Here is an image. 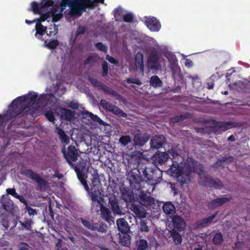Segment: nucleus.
Wrapping results in <instances>:
<instances>
[{"label":"nucleus","mask_w":250,"mask_h":250,"mask_svg":"<svg viewBox=\"0 0 250 250\" xmlns=\"http://www.w3.org/2000/svg\"><path fill=\"white\" fill-rule=\"evenodd\" d=\"M27 108L25 110L18 108L17 106H9L6 112L3 114L0 115V124L2 125H5L6 123L13 118H15L19 115L21 117L27 115L33 116L37 112L38 108L34 106L27 105Z\"/></svg>","instance_id":"f257e3e1"},{"label":"nucleus","mask_w":250,"mask_h":250,"mask_svg":"<svg viewBox=\"0 0 250 250\" xmlns=\"http://www.w3.org/2000/svg\"><path fill=\"white\" fill-rule=\"evenodd\" d=\"M192 172L199 175L201 183L205 187L218 189H221L223 187V184L220 180H215L210 175L204 173L203 165L195 160L193 162Z\"/></svg>","instance_id":"f03ea898"},{"label":"nucleus","mask_w":250,"mask_h":250,"mask_svg":"<svg viewBox=\"0 0 250 250\" xmlns=\"http://www.w3.org/2000/svg\"><path fill=\"white\" fill-rule=\"evenodd\" d=\"M137 171L139 174H142L146 181L151 184H154L159 178L162 176V171L158 168L147 166L144 164L139 166Z\"/></svg>","instance_id":"7ed1b4c3"},{"label":"nucleus","mask_w":250,"mask_h":250,"mask_svg":"<svg viewBox=\"0 0 250 250\" xmlns=\"http://www.w3.org/2000/svg\"><path fill=\"white\" fill-rule=\"evenodd\" d=\"M239 125V123L236 122H221L216 120L212 121V125L206 127L204 130L205 132L210 134L212 132L216 133L222 131H225L229 129L236 127Z\"/></svg>","instance_id":"20e7f679"},{"label":"nucleus","mask_w":250,"mask_h":250,"mask_svg":"<svg viewBox=\"0 0 250 250\" xmlns=\"http://www.w3.org/2000/svg\"><path fill=\"white\" fill-rule=\"evenodd\" d=\"M38 95L35 93L31 96L25 95L19 96L15 99L9 106H17L16 109L20 108L22 109L21 111L25 110L27 105L34 106L37 102Z\"/></svg>","instance_id":"39448f33"},{"label":"nucleus","mask_w":250,"mask_h":250,"mask_svg":"<svg viewBox=\"0 0 250 250\" xmlns=\"http://www.w3.org/2000/svg\"><path fill=\"white\" fill-rule=\"evenodd\" d=\"M21 174L36 182L41 190H45L47 188V181L41 178L39 173L34 172L31 169H25L22 171Z\"/></svg>","instance_id":"423d86ee"},{"label":"nucleus","mask_w":250,"mask_h":250,"mask_svg":"<svg viewBox=\"0 0 250 250\" xmlns=\"http://www.w3.org/2000/svg\"><path fill=\"white\" fill-rule=\"evenodd\" d=\"M80 6L75 9H72L73 15L72 16L80 17L83 12H85L87 9H93L97 5L98 2L103 3L104 0H83Z\"/></svg>","instance_id":"0eeeda50"},{"label":"nucleus","mask_w":250,"mask_h":250,"mask_svg":"<svg viewBox=\"0 0 250 250\" xmlns=\"http://www.w3.org/2000/svg\"><path fill=\"white\" fill-rule=\"evenodd\" d=\"M88 80L93 86L97 87L99 90L103 91L105 94L112 96L117 99H119L120 97V95L117 92L99 81L97 79L89 77Z\"/></svg>","instance_id":"6e6552de"},{"label":"nucleus","mask_w":250,"mask_h":250,"mask_svg":"<svg viewBox=\"0 0 250 250\" xmlns=\"http://www.w3.org/2000/svg\"><path fill=\"white\" fill-rule=\"evenodd\" d=\"M62 152L64 158L70 166H73V162H75L79 156V150L73 145H70L67 147V150L62 149Z\"/></svg>","instance_id":"1a4fd4ad"},{"label":"nucleus","mask_w":250,"mask_h":250,"mask_svg":"<svg viewBox=\"0 0 250 250\" xmlns=\"http://www.w3.org/2000/svg\"><path fill=\"white\" fill-rule=\"evenodd\" d=\"M194 159L191 157H188L184 163L183 167H182L183 174H184V180H183L185 183L188 184L191 181V173L192 172V167Z\"/></svg>","instance_id":"9d476101"},{"label":"nucleus","mask_w":250,"mask_h":250,"mask_svg":"<svg viewBox=\"0 0 250 250\" xmlns=\"http://www.w3.org/2000/svg\"><path fill=\"white\" fill-rule=\"evenodd\" d=\"M137 171L130 170L128 173L127 180L130 186L135 190H141V183L143 181L142 177Z\"/></svg>","instance_id":"9b49d317"},{"label":"nucleus","mask_w":250,"mask_h":250,"mask_svg":"<svg viewBox=\"0 0 250 250\" xmlns=\"http://www.w3.org/2000/svg\"><path fill=\"white\" fill-rule=\"evenodd\" d=\"M169 171L171 176L176 177L181 185L186 184L183 181V180H184V176L183 174L182 167L180 166L178 162L173 161L172 164L169 169Z\"/></svg>","instance_id":"f8f14e48"},{"label":"nucleus","mask_w":250,"mask_h":250,"mask_svg":"<svg viewBox=\"0 0 250 250\" xmlns=\"http://www.w3.org/2000/svg\"><path fill=\"white\" fill-rule=\"evenodd\" d=\"M136 198L138 203L146 207H151L154 204L155 200L150 196V193H146L144 191H141Z\"/></svg>","instance_id":"ddd939ff"},{"label":"nucleus","mask_w":250,"mask_h":250,"mask_svg":"<svg viewBox=\"0 0 250 250\" xmlns=\"http://www.w3.org/2000/svg\"><path fill=\"white\" fill-rule=\"evenodd\" d=\"M186 226L185 221L180 216L178 215L173 216L171 221V230L181 232L184 230Z\"/></svg>","instance_id":"4468645a"},{"label":"nucleus","mask_w":250,"mask_h":250,"mask_svg":"<svg viewBox=\"0 0 250 250\" xmlns=\"http://www.w3.org/2000/svg\"><path fill=\"white\" fill-rule=\"evenodd\" d=\"M56 112L61 120L70 122L74 119L75 112L64 107H58Z\"/></svg>","instance_id":"2eb2a0df"},{"label":"nucleus","mask_w":250,"mask_h":250,"mask_svg":"<svg viewBox=\"0 0 250 250\" xmlns=\"http://www.w3.org/2000/svg\"><path fill=\"white\" fill-rule=\"evenodd\" d=\"M137 201L132 203L129 206V209L134 214V216L139 219L145 218L146 217V211L142 207L141 205L137 204Z\"/></svg>","instance_id":"dca6fc26"},{"label":"nucleus","mask_w":250,"mask_h":250,"mask_svg":"<svg viewBox=\"0 0 250 250\" xmlns=\"http://www.w3.org/2000/svg\"><path fill=\"white\" fill-rule=\"evenodd\" d=\"M159 57L157 53H151L147 60V66L151 69L159 70L161 65L159 63Z\"/></svg>","instance_id":"f3484780"},{"label":"nucleus","mask_w":250,"mask_h":250,"mask_svg":"<svg viewBox=\"0 0 250 250\" xmlns=\"http://www.w3.org/2000/svg\"><path fill=\"white\" fill-rule=\"evenodd\" d=\"M109 207L115 214H122V210L119 206L118 200L115 195L109 198Z\"/></svg>","instance_id":"a211bd4d"},{"label":"nucleus","mask_w":250,"mask_h":250,"mask_svg":"<svg viewBox=\"0 0 250 250\" xmlns=\"http://www.w3.org/2000/svg\"><path fill=\"white\" fill-rule=\"evenodd\" d=\"M145 23L147 27L151 31L157 32L161 28V26L160 22L154 17L147 18L146 20Z\"/></svg>","instance_id":"6ab92c4d"},{"label":"nucleus","mask_w":250,"mask_h":250,"mask_svg":"<svg viewBox=\"0 0 250 250\" xmlns=\"http://www.w3.org/2000/svg\"><path fill=\"white\" fill-rule=\"evenodd\" d=\"M230 200V198L227 197L217 198L210 201L208 203V207L210 209H214L222 206Z\"/></svg>","instance_id":"aec40b11"},{"label":"nucleus","mask_w":250,"mask_h":250,"mask_svg":"<svg viewBox=\"0 0 250 250\" xmlns=\"http://www.w3.org/2000/svg\"><path fill=\"white\" fill-rule=\"evenodd\" d=\"M116 225L120 232L122 233H128L130 231V227L125 219L121 218L117 220Z\"/></svg>","instance_id":"412c9836"},{"label":"nucleus","mask_w":250,"mask_h":250,"mask_svg":"<svg viewBox=\"0 0 250 250\" xmlns=\"http://www.w3.org/2000/svg\"><path fill=\"white\" fill-rule=\"evenodd\" d=\"M135 62L136 69L143 75L144 71V55L141 52H137L135 57Z\"/></svg>","instance_id":"4be33fe9"},{"label":"nucleus","mask_w":250,"mask_h":250,"mask_svg":"<svg viewBox=\"0 0 250 250\" xmlns=\"http://www.w3.org/2000/svg\"><path fill=\"white\" fill-rule=\"evenodd\" d=\"M169 158L168 154L166 152H159L154 154L153 161L155 163L160 165L164 164Z\"/></svg>","instance_id":"5701e85b"},{"label":"nucleus","mask_w":250,"mask_h":250,"mask_svg":"<svg viewBox=\"0 0 250 250\" xmlns=\"http://www.w3.org/2000/svg\"><path fill=\"white\" fill-rule=\"evenodd\" d=\"M148 135H142L140 134L134 136L133 141L135 146H144L149 139Z\"/></svg>","instance_id":"b1692460"},{"label":"nucleus","mask_w":250,"mask_h":250,"mask_svg":"<svg viewBox=\"0 0 250 250\" xmlns=\"http://www.w3.org/2000/svg\"><path fill=\"white\" fill-rule=\"evenodd\" d=\"M165 138H162V137L155 136L150 140V146L152 148L158 149L162 147L164 144Z\"/></svg>","instance_id":"393cba45"},{"label":"nucleus","mask_w":250,"mask_h":250,"mask_svg":"<svg viewBox=\"0 0 250 250\" xmlns=\"http://www.w3.org/2000/svg\"><path fill=\"white\" fill-rule=\"evenodd\" d=\"M122 198L127 203L128 207L132 203L136 201L135 199L134 194L132 191L125 190V192L122 193Z\"/></svg>","instance_id":"a878e982"},{"label":"nucleus","mask_w":250,"mask_h":250,"mask_svg":"<svg viewBox=\"0 0 250 250\" xmlns=\"http://www.w3.org/2000/svg\"><path fill=\"white\" fill-rule=\"evenodd\" d=\"M84 118L91 120L94 122L99 123L101 125L104 124V121L101 119L97 115H94L91 112L88 111H84L82 113Z\"/></svg>","instance_id":"bb28decb"},{"label":"nucleus","mask_w":250,"mask_h":250,"mask_svg":"<svg viewBox=\"0 0 250 250\" xmlns=\"http://www.w3.org/2000/svg\"><path fill=\"white\" fill-rule=\"evenodd\" d=\"M163 210L167 215H173L176 212L174 205L171 202H166L163 206Z\"/></svg>","instance_id":"cd10ccee"},{"label":"nucleus","mask_w":250,"mask_h":250,"mask_svg":"<svg viewBox=\"0 0 250 250\" xmlns=\"http://www.w3.org/2000/svg\"><path fill=\"white\" fill-rule=\"evenodd\" d=\"M36 31L35 36L37 38L41 40L42 36L46 32L47 27L43 26L41 23H36L35 25Z\"/></svg>","instance_id":"c85d7f7f"},{"label":"nucleus","mask_w":250,"mask_h":250,"mask_svg":"<svg viewBox=\"0 0 250 250\" xmlns=\"http://www.w3.org/2000/svg\"><path fill=\"white\" fill-rule=\"evenodd\" d=\"M131 237L128 233H122L119 235V243L122 246L128 247L130 244Z\"/></svg>","instance_id":"c756f323"},{"label":"nucleus","mask_w":250,"mask_h":250,"mask_svg":"<svg viewBox=\"0 0 250 250\" xmlns=\"http://www.w3.org/2000/svg\"><path fill=\"white\" fill-rule=\"evenodd\" d=\"M170 236L172 238L173 243L176 245H180L182 242V235L179 233L180 231L170 230L169 231Z\"/></svg>","instance_id":"7c9ffc66"},{"label":"nucleus","mask_w":250,"mask_h":250,"mask_svg":"<svg viewBox=\"0 0 250 250\" xmlns=\"http://www.w3.org/2000/svg\"><path fill=\"white\" fill-rule=\"evenodd\" d=\"M190 114L188 112H186L184 114L175 116L170 118V121L173 123H178L184 120L190 118Z\"/></svg>","instance_id":"2f4dec72"},{"label":"nucleus","mask_w":250,"mask_h":250,"mask_svg":"<svg viewBox=\"0 0 250 250\" xmlns=\"http://www.w3.org/2000/svg\"><path fill=\"white\" fill-rule=\"evenodd\" d=\"M101 211V216L104 219L108 222H110L112 221L111 213L108 208L102 206Z\"/></svg>","instance_id":"473e14b6"},{"label":"nucleus","mask_w":250,"mask_h":250,"mask_svg":"<svg viewBox=\"0 0 250 250\" xmlns=\"http://www.w3.org/2000/svg\"><path fill=\"white\" fill-rule=\"evenodd\" d=\"M149 84L151 86L154 88H158L162 86L163 82L157 75H154L151 77L149 81Z\"/></svg>","instance_id":"72a5a7b5"},{"label":"nucleus","mask_w":250,"mask_h":250,"mask_svg":"<svg viewBox=\"0 0 250 250\" xmlns=\"http://www.w3.org/2000/svg\"><path fill=\"white\" fill-rule=\"evenodd\" d=\"M148 248V244L146 240L140 238L136 241L135 250H146Z\"/></svg>","instance_id":"f704fd0d"},{"label":"nucleus","mask_w":250,"mask_h":250,"mask_svg":"<svg viewBox=\"0 0 250 250\" xmlns=\"http://www.w3.org/2000/svg\"><path fill=\"white\" fill-rule=\"evenodd\" d=\"M3 208L7 212L12 213L14 210V204L12 200H6L2 202Z\"/></svg>","instance_id":"c9c22d12"},{"label":"nucleus","mask_w":250,"mask_h":250,"mask_svg":"<svg viewBox=\"0 0 250 250\" xmlns=\"http://www.w3.org/2000/svg\"><path fill=\"white\" fill-rule=\"evenodd\" d=\"M56 131L59 135L62 142L66 143L69 142V138L62 129L57 127H56Z\"/></svg>","instance_id":"e433bc0d"},{"label":"nucleus","mask_w":250,"mask_h":250,"mask_svg":"<svg viewBox=\"0 0 250 250\" xmlns=\"http://www.w3.org/2000/svg\"><path fill=\"white\" fill-rule=\"evenodd\" d=\"M224 241L223 235L221 232L216 233L212 238V242L215 245H219Z\"/></svg>","instance_id":"4c0bfd02"},{"label":"nucleus","mask_w":250,"mask_h":250,"mask_svg":"<svg viewBox=\"0 0 250 250\" xmlns=\"http://www.w3.org/2000/svg\"><path fill=\"white\" fill-rule=\"evenodd\" d=\"M99 59V56L96 54L89 55L83 62L84 65L90 64L96 62Z\"/></svg>","instance_id":"58836bf2"},{"label":"nucleus","mask_w":250,"mask_h":250,"mask_svg":"<svg viewBox=\"0 0 250 250\" xmlns=\"http://www.w3.org/2000/svg\"><path fill=\"white\" fill-rule=\"evenodd\" d=\"M110 112L115 114L119 117H122L125 118L127 117V114L122 109L119 108L118 106L114 105Z\"/></svg>","instance_id":"ea45409f"},{"label":"nucleus","mask_w":250,"mask_h":250,"mask_svg":"<svg viewBox=\"0 0 250 250\" xmlns=\"http://www.w3.org/2000/svg\"><path fill=\"white\" fill-rule=\"evenodd\" d=\"M218 212H216L215 214H212L208 217L203 219L201 221V225L203 226H206L208 225L212 222L213 219L216 217Z\"/></svg>","instance_id":"a19ab883"},{"label":"nucleus","mask_w":250,"mask_h":250,"mask_svg":"<svg viewBox=\"0 0 250 250\" xmlns=\"http://www.w3.org/2000/svg\"><path fill=\"white\" fill-rule=\"evenodd\" d=\"M101 106L105 110L110 112L114 106L111 103L106 101L105 100L102 99L100 102Z\"/></svg>","instance_id":"79ce46f5"},{"label":"nucleus","mask_w":250,"mask_h":250,"mask_svg":"<svg viewBox=\"0 0 250 250\" xmlns=\"http://www.w3.org/2000/svg\"><path fill=\"white\" fill-rule=\"evenodd\" d=\"M31 8L29 9V11H31L35 14H41L40 10L42 8H40V4H39L36 1H33L31 3Z\"/></svg>","instance_id":"37998d69"},{"label":"nucleus","mask_w":250,"mask_h":250,"mask_svg":"<svg viewBox=\"0 0 250 250\" xmlns=\"http://www.w3.org/2000/svg\"><path fill=\"white\" fill-rule=\"evenodd\" d=\"M19 223L21 226L22 229H25L27 230H31L32 228V224H33V221L31 219H28L24 222H23L21 221H20Z\"/></svg>","instance_id":"c03bdc74"},{"label":"nucleus","mask_w":250,"mask_h":250,"mask_svg":"<svg viewBox=\"0 0 250 250\" xmlns=\"http://www.w3.org/2000/svg\"><path fill=\"white\" fill-rule=\"evenodd\" d=\"M132 140L131 137L128 135L122 136L119 140V143L124 146H127L129 143H131Z\"/></svg>","instance_id":"a18cd8bd"},{"label":"nucleus","mask_w":250,"mask_h":250,"mask_svg":"<svg viewBox=\"0 0 250 250\" xmlns=\"http://www.w3.org/2000/svg\"><path fill=\"white\" fill-rule=\"evenodd\" d=\"M40 15H41L40 18L35 19V20L37 21V22H38V23L40 22V23H42V22L44 21H46L49 18H50L51 17V12L49 11V12H46L44 14H42L41 13V14H40Z\"/></svg>","instance_id":"49530a36"},{"label":"nucleus","mask_w":250,"mask_h":250,"mask_svg":"<svg viewBox=\"0 0 250 250\" xmlns=\"http://www.w3.org/2000/svg\"><path fill=\"white\" fill-rule=\"evenodd\" d=\"M114 16L116 21H122L123 16H122V10L120 8H116L114 11Z\"/></svg>","instance_id":"de8ad7c7"},{"label":"nucleus","mask_w":250,"mask_h":250,"mask_svg":"<svg viewBox=\"0 0 250 250\" xmlns=\"http://www.w3.org/2000/svg\"><path fill=\"white\" fill-rule=\"evenodd\" d=\"M21 121L19 119H15L13 120L7 126L8 130H11L12 127H18L21 125Z\"/></svg>","instance_id":"09e8293b"},{"label":"nucleus","mask_w":250,"mask_h":250,"mask_svg":"<svg viewBox=\"0 0 250 250\" xmlns=\"http://www.w3.org/2000/svg\"><path fill=\"white\" fill-rule=\"evenodd\" d=\"M59 44V42L57 40H52L50 41L44 45L47 48L49 49H55Z\"/></svg>","instance_id":"8fccbe9b"},{"label":"nucleus","mask_w":250,"mask_h":250,"mask_svg":"<svg viewBox=\"0 0 250 250\" xmlns=\"http://www.w3.org/2000/svg\"><path fill=\"white\" fill-rule=\"evenodd\" d=\"M49 32L46 31V34L47 36L49 37L55 36L58 33V27L55 24H54L53 25H51V26L49 28Z\"/></svg>","instance_id":"3c124183"},{"label":"nucleus","mask_w":250,"mask_h":250,"mask_svg":"<svg viewBox=\"0 0 250 250\" xmlns=\"http://www.w3.org/2000/svg\"><path fill=\"white\" fill-rule=\"evenodd\" d=\"M107 227L104 224H94V229L93 230H97L99 232H105L106 231Z\"/></svg>","instance_id":"603ef678"},{"label":"nucleus","mask_w":250,"mask_h":250,"mask_svg":"<svg viewBox=\"0 0 250 250\" xmlns=\"http://www.w3.org/2000/svg\"><path fill=\"white\" fill-rule=\"evenodd\" d=\"M72 166L73 167L75 172H77L78 170L83 171L85 169V163L83 162V160H82V162H79L76 166L74 165Z\"/></svg>","instance_id":"864d4df0"},{"label":"nucleus","mask_w":250,"mask_h":250,"mask_svg":"<svg viewBox=\"0 0 250 250\" xmlns=\"http://www.w3.org/2000/svg\"><path fill=\"white\" fill-rule=\"evenodd\" d=\"M72 166L73 167L75 172H77L78 170L83 171L85 169V163L83 162V160H82V162H79L76 166L74 165Z\"/></svg>","instance_id":"5fc2aeb1"},{"label":"nucleus","mask_w":250,"mask_h":250,"mask_svg":"<svg viewBox=\"0 0 250 250\" xmlns=\"http://www.w3.org/2000/svg\"><path fill=\"white\" fill-rule=\"evenodd\" d=\"M80 220L81 221L83 225L86 228L93 230L94 229V224H92L89 221L84 219L83 218H80Z\"/></svg>","instance_id":"6e6d98bb"},{"label":"nucleus","mask_w":250,"mask_h":250,"mask_svg":"<svg viewBox=\"0 0 250 250\" xmlns=\"http://www.w3.org/2000/svg\"><path fill=\"white\" fill-rule=\"evenodd\" d=\"M134 20V16L131 13H128L123 16L122 21L125 22H132Z\"/></svg>","instance_id":"4d7b16f0"},{"label":"nucleus","mask_w":250,"mask_h":250,"mask_svg":"<svg viewBox=\"0 0 250 250\" xmlns=\"http://www.w3.org/2000/svg\"><path fill=\"white\" fill-rule=\"evenodd\" d=\"M54 2L53 0H44L40 3V8H45L49 6H51L54 4Z\"/></svg>","instance_id":"13d9d810"},{"label":"nucleus","mask_w":250,"mask_h":250,"mask_svg":"<svg viewBox=\"0 0 250 250\" xmlns=\"http://www.w3.org/2000/svg\"><path fill=\"white\" fill-rule=\"evenodd\" d=\"M90 197L93 202H97L98 204L100 203V201L99 200L98 191L95 190L91 192Z\"/></svg>","instance_id":"bf43d9fd"},{"label":"nucleus","mask_w":250,"mask_h":250,"mask_svg":"<svg viewBox=\"0 0 250 250\" xmlns=\"http://www.w3.org/2000/svg\"><path fill=\"white\" fill-rule=\"evenodd\" d=\"M102 76L103 77H105L107 76L108 72V63L104 61L103 62V63L102 64Z\"/></svg>","instance_id":"052dcab7"},{"label":"nucleus","mask_w":250,"mask_h":250,"mask_svg":"<svg viewBox=\"0 0 250 250\" xmlns=\"http://www.w3.org/2000/svg\"><path fill=\"white\" fill-rule=\"evenodd\" d=\"M96 48L104 52H106L107 51V47L102 42H98L95 44Z\"/></svg>","instance_id":"680f3d73"},{"label":"nucleus","mask_w":250,"mask_h":250,"mask_svg":"<svg viewBox=\"0 0 250 250\" xmlns=\"http://www.w3.org/2000/svg\"><path fill=\"white\" fill-rule=\"evenodd\" d=\"M87 30V28L84 26H79L76 32V36L84 34Z\"/></svg>","instance_id":"e2e57ef3"},{"label":"nucleus","mask_w":250,"mask_h":250,"mask_svg":"<svg viewBox=\"0 0 250 250\" xmlns=\"http://www.w3.org/2000/svg\"><path fill=\"white\" fill-rule=\"evenodd\" d=\"M126 82L128 83H134L137 85L142 84L141 81L138 78H128L126 79Z\"/></svg>","instance_id":"0e129e2a"},{"label":"nucleus","mask_w":250,"mask_h":250,"mask_svg":"<svg viewBox=\"0 0 250 250\" xmlns=\"http://www.w3.org/2000/svg\"><path fill=\"white\" fill-rule=\"evenodd\" d=\"M45 116L46 118L51 122H54L55 120V117L54 113L51 111H47L45 113Z\"/></svg>","instance_id":"69168bd1"},{"label":"nucleus","mask_w":250,"mask_h":250,"mask_svg":"<svg viewBox=\"0 0 250 250\" xmlns=\"http://www.w3.org/2000/svg\"><path fill=\"white\" fill-rule=\"evenodd\" d=\"M140 230L142 232H148L149 230L148 227L144 221H141L140 222Z\"/></svg>","instance_id":"338daca9"},{"label":"nucleus","mask_w":250,"mask_h":250,"mask_svg":"<svg viewBox=\"0 0 250 250\" xmlns=\"http://www.w3.org/2000/svg\"><path fill=\"white\" fill-rule=\"evenodd\" d=\"M51 16L52 17V21L54 22L59 21L62 17V14L61 13L59 14H55L53 12H51Z\"/></svg>","instance_id":"774afa93"}]
</instances>
